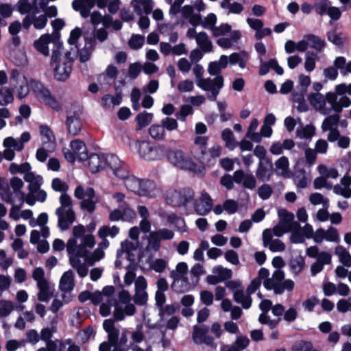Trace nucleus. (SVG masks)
I'll list each match as a JSON object with an SVG mask.
<instances>
[{"instance_id": "14", "label": "nucleus", "mask_w": 351, "mask_h": 351, "mask_svg": "<svg viewBox=\"0 0 351 351\" xmlns=\"http://www.w3.org/2000/svg\"><path fill=\"white\" fill-rule=\"evenodd\" d=\"M71 71V60L59 62L54 68V78L58 81L64 82L69 77Z\"/></svg>"}, {"instance_id": "8", "label": "nucleus", "mask_w": 351, "mask_h": 351, "mask_svg": "<svg viewBox=\"0 0 351 351\" xmlns=\"http://www.w3.org/2000/svg\"><path fill=\"white\" fill-rule=\"evenodd\" d=\"M213 199L209 194L203 191L199 199L193 202V207L196 213L199 215L204 216L208 215L213 209Z\"/></svg>"}, {"instance_id": "20", "label": "nucleus", "mask_w": 351, "mask_h": 351, "mask_svg": "<svg viewBox=\"0 0 351 351\" xmlns=\"http://www.w3.org/2000/svg\"><path fill=\"white\" fill-rule=\"evenodd\" d=\"M1 199L5 203L12 204V206L10 211V217L15 221H18L20 218L19 211L18 207L14 206V201L12 197V193L10 192L8 187L2 189L0 193Z\"/></svg>"}, {"instance_id": "43", "label": "nucleus", "mask_w": 351, "mask_h": 351, "mask_svg": "<svg viewBox=\"0 0 351 351\" xmlns=\"http://www.w3.org/2000/svg\"><path fill=\"white\" fill-rule=\"evenodd\" d=\"M14 101L12 90L7 87L0 88V106H6Z\"/></svg>"}, {"instance_id": "64", "label": "nucleus", "mask_w": 351, "mask_h": 351, "mask_svg": "<svg viewBox=\"0 0 351 351\" xmlns=\"http://www.w3.org/2000/svg\"><path fill=\"white\" fill-rule=\"evenodd\" d=\"M113 173L119 179L123 180V182L130 176L129 167L125 162H122L121 167L115 169Z\"/></svg>"}, {"instance_id": "59", "label": "nucleus", "mask_w": 351, "mask_h": 351, "mask_svg": "<svg viewBox=\"0 0 351 351\" xmlns=\"http://www.w3.org/2000/svg\"><path fill=\"white\" fill-rule=\"evenodd\" d=\"M180 308V305L178 303L173 304H167L162 306L159 308V315L162 317L164 315H172L176 313Z\"/></svg>"}, {"instance_id": "44", "label": "nucleus", "mask_w": 351, "mask_h": 351, "mask_svg": "<svg viewBox=\"0 0 351 351\" xmlns=\"http://www.w3.org/2000/svg\"><path fill=\"white\" fill-rule=\"evenodd\" d=\"M122 161L115 154H104L105 168L108 167L112 171L121 167Z\"/></svg>"}, {"instance_id": "33", "label": "nucleus", "mask_w": 351, "mask_h": 351, "mask_svg": "<svg viewBox=\"0 0 351 351\" xmlns=\"http://www.w3.org/2000/svg\"><path fill=\"white\" fill-rule=\"evenodd\" d=\"M95 37L86 42L84 47L80 51V60L81 62H86L90 59L95 45Z\"/></svg>"}, {"instance_id": "47", "label": "nucleus", "mask_w": 351, "mask_h": 351, "mask_svg": "<svg viewBox=\"0 0 351 351\" xmlns=\"http://www.w3.org/2000/svg\"><path fill=\"white\" fill-rule=\"evenodd\" d=\"M15 309V306L12 301L1 300H0V317L4 318L10 315Z\"/></svg>"}, {"instance_id": "26", "label": "nucleus", "mask_w": 351, "mask_h": 351, "mask_svg": "<svg viewBox=\"0 0 351 351\" xmlns=\"http://www.w3.org/2000/svg\"><path fill=\"white\" fill-rule=\"evenodd\" d=\"M74 286L73 272L71 270L64 272L60 281V289L64 292H69Z\"/></svg>"}, {"instance_id": "39", "label": "nucleus", "mask_w": 351, "mask_h": 351, "mask_svg": "<svg viewBox=\"0 0 351 351\" xmlns=\"http://www.w3.org/2000/svg\"><path fill=\"white\" fill-rule=\"evenodd\" d=\"M141 179L133 175H130L124 181V185L128 191L138 195L140 190Z\"/></svg>"}, {"instance_id": "28", "label": "nucleus", "mask_w": 351, "mask_h": 351, "mask_svg": "<svg viewBox=\"0 0 351 351\" xmlns=\"http://www.w3.org/2000/svg\"><path fill=\"white\" fill-rule=\"evenodd\" d=\"M311 84V78L308 75H304V74H301L299 75V85L298 88L299 89V93H295L294 94V97L295 100L300 101L303 99V96L306 94L307 91V88Z\"/></svg>"}, {"instance_id": "9", "label": "nucleus", "mask_w": 351, "mask_h": 351, "mask_svg": "<svg viewBox=\"0 0 351 351\" xmlns=\"http://www.w3.org/2000/svg\"><path fill=\"white\" fill-rule=\"evenodd\" d=\"M80 115L81 112L80 110H76L73 112H67V117L65 123L69 133L73 136L79 134L82 130V123Z\"/></svg>"}, {"instance_id": "40", "label": "nucleus", "mask_w": 351, "mask_h": 351, "mask_svg": "<svg viewBox=\"0 0 351 351\" xmlns=\"http://www.w3.org/2000/svg\"><path fill=\"white\" fill-rule=\"evenodd\" d=\"M30 86L36 96L42 99L50 92V90L39 81L32 80Z\"/></svg>"}, {"instance_id": "16", "label": "nucleus", "mask_w": 351, "mask_h": 351, "mask_svg": "<svg viewBox=\"0 0 351 351\" xmlns=\"http://www.w3.org/2000/svg\"><path fill=\"white\" fill-rule=\"evenodd\" d=\"M95 3L96 0H73L72 8L74 10L79 12L83 18H87Z\"/></svg>"}, {"instance_id": "60", "label": "nucleus", "mask_w": 351, "mask_h": 351, "mask_svg": "<svg viewBox=\"0 0 351 351\" xmlns=\"http://www.w3.org/2000/svg\"><path fill=\"white\" fill-rule=\"evenodd\" d=\"M123 221H131L136 217V213L132 210L126 202L121 204Z\"/></svg>"}, {"instance_id": "54", "label": "nucleus", "mask_w": 351, "mask_h": 351, "mask_svg": "<svg viewBox=\"0 0 351 351\" xmlns=\"http://www.w3.org/2000/svg\"><path fill=\"white\" fill-rule=\"evenodd\" d=\"M289 266L292 272L299 274L304 266V260L301 256L291 259Z\"/></svg>"}, {"instance_id": "62", "label": "nucleus", "mask_w": 351, "mask_h": 351, "mask_svg": "<svg viewBox=\"0 0 351 351\" xmlns=\"http://www.w3.org/2000/svg\"><path fill=\"white\" fill-rule=\"evenodd\" d=\"M143 65L141 62H136L132 63L128 67V76L131 80H135L138 77L142 71Z\"/></svg>"}, {"instance_id": "41", "label": "nucleus", "mask_w": 351, "mask_h": 351, "mask_svg": "<svg viewBox=\"0 0 351 351\" xmlns=\"http://www.w3.org/2000/svg\"><path fill=\"white\" fill-rule=\"evenodd\" d=\"M153 119V114L143 112L138 114L136 117L137 121V130H141L143 128L147 126Z\"/></svg>"}, {"instance_id": "35", "label": "nucleus", "mask_w": 351, "mask_h": 351, "mask_svg": "<svg viewBox=\"0 0 351 351\" xmlns=\"http://www.w3.org/2000/svg\"><path fill=\"white\" fill-rule=\"evenodd\" d=\"M102 105L106 108L114 107L119 105L122 101L121 93H117L115 95L110 94L104 95L101 97Z\"/></svg>"}, {"instance_id": "52", "label": "nucleus", "mask_w": 351, "mask_h": 351, "mask_svg": "<svg viewBox=\"0 0 351 351\" xmlns=\"http://www.w3.org/2000/svg\"><path fill=\"white\" fill-rule=\"evenodd\" d=\"M147 240V250H154L155 252H157L160 250L161 241L157 236V234H156L154 231L149 233Z\"/></svg>"}, {"instance_id": "15", "label": "nucleus", "mask_w": 351, "mask_h": 351, "mask_svg": "<svg viewBox=\"0 0 351 351\" xmlns=\"http://www.w3.org/2000/svg\"><path fill=\"white\" fill-rule=\"evenodd\" d=\"M103 328L108 333V341L111 343L113 347H117L120 331L114 326V322L112 319H105L103 323Z\"/></svg>"}, {"instance_id": "30", "label": "nucleus", "mask_w": 351, "mask_h": 351, "mask_svg": "<svg viewBox=\"0 0 351 351\" xmlns=\"http://www.w3.org/2000/svg\"><path fill=\"white\" fill-rule=\"evenodd\" d=\"M139 196L152 197L154 195V190L156 189V184L150 180H141L140 183Z\"/></svg>"}, {"instance_id": "13", "label": "nucleus", "mask_w": 351, "mask_h": 351, "mask_svg": "<svg viewBox=\"0 0 351 351\" xmlns=\"http://www.w3.org/2000/svg\"><path fill=\"white\" fill-rule=\"evenodd\" d=\"M273 163L270 159L260 161L256 171V176L261 181H269L272 175Z\"/></svg>"}, {"instance_id": "10", "label": "nucleus", "mask_w": 351, "mask_h": 351, "mask_svg": "<svg viewBox=\"0 0 351 351\" xmlns=\"http://www.w3.org/2000/svg\"><path fill=\"white\" fill-rule=\"evenodd\" d=\"M161 150L160 147H154L147 141H142L138 145V154L146 160H154L160 158L158 154Z\"/></svg>"}, {"instance_id": "56", "label": "nucleus", "mask_w": 351, "mask_h": 351, "mask_svg": "<svg viewBox=\"0 0 351 351\" xmlns=\"http://www.w3.org/2000/svg\"><path fill=\"white\" fill-rule=\"evenodd\" d=\"M9 169L12 174H16L18 173H27L29 172L31 169V166L28 162H25L21 165L12 163L10 166Z\"/></svg>"}, {"instance_id": "36", "label": "nucleus", "mask_w": 351, "mask_h": 351, "mask_svg": "<svg viewBox=\"0 0 351 351\" xmlns=\"http://www.w3.org/2000/svg\"><path fill=\"white\" fill-rule=\"evenodd\" d=\"M289 160L286 156H281L275 162L276 173L283 177H288Z\"/></svg>"}, {"instance_id": "12", "label": "nucleus", "mask_w": 351, "mask_h": 351, "mask_svg": "<svg viewBox=\"0 0 351 351\" xmlns=\"http://www.w3.org/2000/svg\"><path fill=\"white\" fill-rule=\"evenodd\" d=\"M278 215L280 217L279 223L285 230L289 232L300 228V224L297 221H294V215L293 213L286 210H281L278 212Z\"/></svg>"}, {"instance_id": "6", "label": "nucleus", "mask_w": 351, "mask_h": 351, "mask_svg": "<svg viewBox=\"0 0 351 351\" xmlns=\"http://www.w3.org/2000/svg\"><path fill=\"white\" fill-rule=\"evenodd\" d=\"M209 327L206 325H195L193 327L192 339L195 344L204 343L213 349L217 348L214 338L208 335Z\"/></svg>"}, {"instance_id": "4", "label": "nucleus", "mask_w": 351, "mask_h": 351, "mask_svg": "<svg viewBox=\"0 0 351 351\" xmlns=\"http://www.w3.org/2000/svg\"><path fill=\"white\" fill-rule=\"evenodd\" d=\"M197 86L204 91L210 92L208 95V99L210 101H216L220 90L223 86V77L221 75H217L215 78H206L197 83Z\"/></svg>"}, {"instance_id": "3", "label": "nucleus", "mask_w": 351, "mask_h": 351, "mask_svg": "<svg viewBox=\"0 0 351 351\" xmlns=\"http://www.w3.org/2000/svg\"><path fill=\"white\" fill-rule=\"evenodd\" d=\"M166 199L173 206L186 207L189 203L194 202L195 192L189 187L179 190H171L167 193Z\"/></svg>"}, {"instance_id": "31", "label": "nucleus", "mask_w": 351, "mask_h": 351, "mask_svg": "<svg viewBox=\"0 0 351 351\" xmlns=\"http://www.w3.org/2000/svg\"><path fill=\"white\" fill-rule=\"evenodd\" d=\"M304 38L308 40V45L311 48H313L319 52H321L326 45L325 40L312 34L304 35Z\"/></svg>"}, {"instance_id": "61", "label": "nucleus", "mask_w": 351, "mask_h": 351, "mask_svg": "<svg viewBox=\"0 0 351 351\" xmlns=\"http://www.w3.org/2000/svg\"><path fill=\"white\" fill-rule=\"evenodd\" d=\"M257 193L261 199L263 200L268 199L273 193L271 186L268 184H263L258 187Z\"/></svg>"}, {"instance_id": "7", "label": "nucleus", "mask_w": 351, "mask_h": 351, "mask_svg": "<svg viewBox=\"0 0 351 351\" xmlns=\"http://www.w3.org/2000/svg\"><path fill=\"white\" fill-rule=\"evenodd\" d=\"M168 160L175 166L183 169H191L193 163L181 150H170L167 153Z\"/></svg>"}, {"instance_id": "63", "label": "nucleus", "mask_w": 351, "mask_h": 351, "mask_svg": "<svg viewBox=\"0 0 351 351\" xmlns=\"http://www.w3.org/2000/svg\"><path fill=\"white\" fill-rule=\"evenodd\" d=\"M145 43V37L142 35H133L129 40L128 45L132 49L136 50L142 47Z\"/></svg>"}, {"instance_id": "27", "label": "nucleus", "mask_w": 351, "mask_h": 351, "mask_svg": "<svg viewBox=\"0 0 351 351\" xmlns=\"http://www.w3.org/2000/svg\"><path fill=\"white\" fill-rule=\"evenodd\" d=\"M86 195L87 199H84L81 202V208L92 213L95 209V202L94 201L95 193L93 188H87L86 189Z\"/></svg>"}, {"instance_id": "25", "label": "nucleus", "mask_w": 351, "mask_h": 351, "mask_svg": "<svg viewBox=\"0 0 351 351\" xmlns=\"http://www.w3.org/2000/svg\"><path fill=\"white\" fill-rule=\"evenodd\" d=\"M51 41V36L49 34H43L38 40H36L34 43V47L40 53L45 56H48L49 51L48 45Z\"/></svg>"}, {"instance_id": "32", "label": "nucleus", "mask_w": 351, "mask_h": 351, "mask_svg": "<svg viewBox=\"0 0 351 351\" xmlns=\"http://www.w3.org/2000/svg\"><path fill=\"white\" fill-rule=\"evenodd\" d=\"M196 42L202 51L206 53L212 51L213 45L206 32L199 33L196 36Z\"/></svg>"}, {"instance_id": "18", "label": "nucleus", "mask_w": 351, "mask_h": 351, "mask_svg": "<svg viewBox=\"0 0 351 351\" xmlns=\"http://www.w3.org/2000/svg\"><path fill=\"white\" fill-rule=\"evenodd\" d=\"M40 132L43 136V145L46 148L53 150L56 145V136L53 131L47 125H40Z\"/></svg>"}, {"instance_id": "38", "label": "nucleus", "mask_w": 351, "mask_h": 351, "mask_svg": "<svg viewBox=\"0 0 351 351\" xmlns=\"http://www.w3.org/2000/svg\"><path fill=\"white\" fill-rule=\"evenodd\" d=\"M335 254L338 256L339 261L346 267L351 266V256L348 250L341 245L335 247Z\"/></svg>"}, {"instance_id": "19", "label": "nucleus", "mask_w": 351, "mask_h": 351, "mask_svg": "<svg viewBox=\"0 0 351 351\" xmlns=\"http://www.w3.org/2000/svg\"><path fill=\"white\" fill-rule=\"evenodd\" d=\"M132 5L136 14L141 16L143 14L146 15L150 14L152 12L154 3L152 0H132Z\"/></svg>"}, {"instance_id": "53", "label": "nucleus", "mask_w": 351, "mask_h": 351, "mask_svg": "<svg viewBox=\"0 0 351 351\" xmlns=\"http://www.w3.org/2000/svg\"><path fill=\"white\" fill-rule=\"evenodd\" d=\"M43 101L46 106H49L56 112L62 109L61 104L51 95V92L43 99Z\"/></svg>"}, {"instance_id": "34", "label": "nucleus", "mask_w": 351, "mask_h": 351, "mask_svg": "<svg viewBox=\"0 0 351 351\" xmlns=\"http://www.w3.org/2000/svg\"><path fill=\"white\" fill-rule=\"evenodd\" d=\"M228 58L231 64H238L241 68L243 69L246 66L249 56L246 51H243L240 53H232Z\"/></svg>"}, {"instance_id": "1", "label": "nucleus", "mask_w": 351, "mask_h": 351, "mask_svg": "<svg viewBox=\"0 0 351 351\" xmlns=\"http://www.w3.org/2000/svg\"><path fill=\"white\" fill-rule=\"evenodd\" d=\"M61 206L56 210V215L58 216V226L62 230H66L69 228L71 224L75 221V214L72 208L73 201L70 195L67 193H63L60 197Z\"/></svg>"}, {"instance_id": "22", "label": "nucleus", "mask_w": 351, "mask_h": 351, "mask_svg": "<svg viewBox=\"0 0 351 351\" xmlns=\"http://www.w3.org/2000/svg\"><path fill=\"white\" fill-rule=\"evenodd\" d=\"M327 140L330 143L337 141V146L341 149L348 148L350 143V138L346 136H341L339 130H334L329 132Z\"/></svg>"}, {"instance_id": "55", "label": "nucleus", "mask_w": 351, "mask_h": 351, "mask_svg": "<svg viewBox=\"0 0 351 351\" xmlns=\"http://www.w3.org/2000/svg\"><path fill=\"white\" fill-rule=\"evenodd\" d=\"M213 273L217 275L221 282L230 279L232 274L231 269L223 268L221 266L215 267L213 269Z\"/></svg>"}, {"instance_id": "29", "label": "nucleus", "mask_w": 351, "mask_h": 351, "mask_svg": "<svg viewBox=\"0 0 351 351\" xmlns=\"http://www.w3.org/2000/svg\"><path fill=\"white\" fill-rule=\"evenodd\" d=\"M340 116L337 114L329 115L324 119L322 124V130L323 132H331L334 130H338Z\"/></svg>"}, {"instance_id": "2", "label": "nucleus", "mask_w": 351, "mask_h": 351, "mask_svg": "<svg viewBox=\"0 0 351 351\" xmlns=\"http://www.w3.org/2000/svg\"><path fill=\"white\" fill-rule=\"evenodd\" d=\"M32 278L36 281L39 289L37 297L40 302H48L52 297L54 288L45 278V271L42 267H36L32 273Z\"/></svg>"}, {"instance_id": "58", "label": "nucleus", "mask_w": 351, "mask_h": 351, "mask_svg": "<svg viewBox=\"0 0 351 351\" xmlns=\"http://www.w3.org/2000/svg\"><path fill=\"white\" fill-rule=\"evenodd\" d=\"M117 301L112 298H108L107 302L102 303L99 307V313L103 317L108 316L110 314V306H116Z\"/></svg>"}, {"instance_id": "50", "label": "nucleus", "mask_w": 351, "mask_h": 351, "mask_svg": "<svg viewBox=\"0 0 351 351\" xmlns=\"http://www.w3.org/2000/svg\"><path fill=\"white\" fill-rule=\"evenodd\" d=\"M315 128L312 125H306L305 127L298 128L296 136L300 138L310 139L315 134Z\"/></svg>"}, {"instance_id": "23", "label": "nucleus", "mask_w": 351, "mask_h": 351, "mask_svg": "<svg viewBox=\"0 0 351 351\" xmlns=\"http://www.w3.org/2000/svg\"><path fill=\"white\" fill-rule=\"evenodd\" d=\"M70 147L79 160H87L88 155L87 148L82 141L79 139L73 140L70 143Z\"/></svg>"}, {"instance_id": "57", "label": "nucleus", "mask_w": 351, "mask_h": 351, "mask_svg": "<svg viewBox=\"0 0 351 351\" xmlns=\"http://www.w3.org/2000/svg\"><path fill=\"white\" fill-rule=\"evenodd\" d=\"M294 351H317L313 348V343L308 341H298L293 346Z\"/></svg>"}, {"instance_id": "51", "label": "nucleus", "mask_w": 351, "mask_h": 351, "mask_svg": "<svg viewBox=\"0 0 351 351\" xmlns=\"http://www.w3.org/2000/svg\"><path fill=\"white\" fill-rule=\"evenodd\" d=\"M149 133L154 140L160 141L163 139L165 132L162 125L154 124L150 126Z\"/></svg>"}, {"instance_id": "37", "label": "nucleus", "mask_w": 351, "mask_h": 351, "mask_svg": "<svg viewBox=\"0 0 351 351\" xmlns=\"http://www.w3.org/2000/svg\"><path fill=\"white\" fill-rule=\"evenodd\" d=\"M328 40L339 47H342L347 40V36L343 33H337L336 31L332 30L327 33Z\"/></svg>"}, {"instance_id": "48", "label": "nucleus", "mask_w": 351, "mask_h": 351, "mask_svg": "<svg viewBox=\"0 0 351 351\" xmlns=\"http://www.w3.org/2000/svg\"><path fill=\"white\" fill-rule=\"evenodd\" d=\"M308 100L311 104L317 109H322L326 105L324 95L319 93H311L309 95Z\"/></svg>"}, {"instance_id": "46", "label": "nucleus", "mask_w": 351, "mask_h": 351, "mask_svg": "<svg viewBox=\"0 0 351 351\" xmlns=\"http://www.w3.org/2000/svg\"><path fill=\"white\" fill-rule=\"evenodd\" d=\"M221 138L226 142V146L230 149H233L237 145V142L234 138L232 131L226 128L224 129L221 132Z\"/></svg>"}, {"instance_id": "49", "label": "nucleus", "mask_w": 351, "mask_h": 351, "mask_svg": "<svg viewBox=\"0 0 351 351\" xmlns=\"http://www.w3.org/2000/svg\"><path fill=\"white\" fill-rule=\"evenodd\" d=\"M330 5L331 2L329 0H315L314 10L317 14L323 16L327 13Z\"/></svg>"}, {"instance_id": "42", "label": "nucleus", "mask_w": 351, "mask_h": 351, "mask_svg": "<svg viewBox=\"0 0 351 351\" xmlns=\"http://www.w3.org/2000/svg\"><path fill=\"white\" fill-rule=\"evenodd\" d=\"M119 232V228L116 226H112V227L109 226H103L98 230V237L99 238L104 237H112L114 238L116 237Z\"/></svg>"}, {"instance_id": "5", "label": "nucleus", "mask_w": 351, "mask_h": 351, "mask_svg": "<svg viewBox=\"0 0 351 351\" xmlns=\"http://www.w3.org/2000/svg\"><path fill=\"white\" fill-rule=\"evenodd\" d=\"M261 281L255 278L247 288V295H245L242 289L237 290L234 293V300L237 303L241 304L243 308L247 309L252 305V298L250 295L254 293L261 286Z\"/></svg>"}, {"instance_id": "45", "label": "nucleus", "mask_w": 351, "mask_h": 351, "mask_svg": "<svg viewBox=\"0 0 351 351\" xmlns=\"http://www.w3.org/2000/svg\"><path fill=\"white\" fill-rule=\"evenodd\" d=\"M315 59H318L317 53L308 51L305 55L304 69L308 72L313 71L315 68Z\"/></svg>"}, {"instance_id": "11", "label": "nucleus", "mask_w": 351, "mask_h": 351, "mask_svg": "<svg viewBox=\"0 0 351 351\" xmlns=\"http://www.w3.org/2000/svg\"><path fill=\"white\" fill-rule=\"evenodd\" d=\"M234 180L237 184H242L245 189L254 190L256 186V180L252 173H245L243 170L234 173Z\"/></svg>"}, {"instance_id": "17", "label": "nucleus", "mask_w": 351, "mask_h": 351, "mask_svg": "<svg viewBox=\"0 0 351 351\" xmlns=\"http://www.w3.org/2000/svg\"><path fill=\"white\" fill-rule=\"evenodd\" d=\"M188 266L184 262L179 263L175 270H172L170 273V277L173 280L171 284V288L173 291H183L178 288V283L179 282V278H183V276L187 273Z\"/></svg>"}, {"instance_id": "21", "label": "nucleus", "mask_w": 351, "mask_h": 351, "mask_svg": "<svg viewBox=\"0 0 351 351\" xmlns=\"http://www.w3.org/2000/svg\"><path fill=\"white\" fill-rule=\"evenodd\" d=\"M88 167L93 173L99 172L105 168L104 154H91L88 155Z\"/></svg>"}, {"instance_id": "24", "label": "nucleus", "mask_w": 351, "mask_h": 351, "mask_svg": "<svg viewBox=\"0 0 351 351\" xmlns=\"http://www.w3.org/2000/svg\"><path fill=\"white\" fill-rule=\"evenodd\" d=\"M208 141V137L207 136H196L195 138L193 152L195 157L201 158L206 154Z\"/></svg>"}]
</instances>
